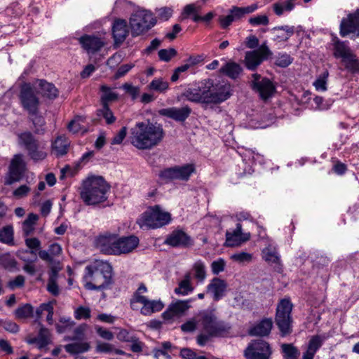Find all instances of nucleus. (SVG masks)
I'll use <instances>...</instances> for the list:
<instances>
[{
	"instance_id": "nucleus-1",
	"label": "nucleus",
	"mask_w": 359,
	"mask_h": 359,
	"mask_svg": "<svg viewBox=\"0 0 359 359\" xmlns=\"http://www.w3.org/2000/svg\"><path fill=\"white\" fill-rule=\"evenodd\" d=\"M130 143L140 150L151 149L163 139L165 133L160 124L138 122L130 131Z\"/></svg>"
},
{
	"instance_id": "nucleus-2",
	"label": "nucleus",
	"mask_w": 359,
	"mask_h": 359,
	"mask_svg": "<svg viewBox=\"0 0 359 359\" xmlns=\"http://www.w3.org/2000/svg\"><path fill=\"white\" fill-rule=\"evenodd\" d=\"M109 189V184L102 177L91 176L82 181L79 192L86 205H95L107 201Z\"/></svg>"
},
{
	"instance_id": "nucleus-3",
	"label": "nucleus",
	"mask_w": 359,
	"mask_h": 359,
	"mask_svg": "<svg viewBox=\"0 0 359 359\" xmlns=\"http://www.w3.org/2000/svg\"><path fill=\"white\" fill-rule=\"evenodd\" d=\"M112 267L107 263L97 261L93 266L86 267L83 280L85 287L90 290H100L107 287L111 283Z\"/></svg>"
},
{
	"instance_id": "nucleus-4",
	"label": "nucleus",
	"mask_w": 359,
	"mask_h": 359,
	"mask_svg": "<svg viewBox=\"0 0 359 359\" xmlns=\"http://www.w3.org/2000/svg\"><path fill=\"white\" fill-rule=\"evenodd\" d=\"M199 320L204 332L212 337H221L226 336L231 330L229 323L218 319L216 315L210 311H199Z\"/></svg>"
},
{
	"instance_id": "nucleus-5",
	"label": "nucleus",
	"mask_w": 359,
	"mask_h": 359,
	"mask_svg": "<svg viewBox=\"0 0 359 359\" xmlns=\"http://www.w3.org/2000/svg\"><path fill=\"white\" fill-rule=\"evenodd\" d=\"M129 23L132 36H138L146 34L156 25V18L150 11L140 9L132 13Z\"/></svg>"
},
{
	"instance_id": "nucleus-6",
	"label": "nucleus",
	"mask_w": 359,
	"mask_h": 359,
	"mask_svg": "<svg viewBox=\"0 0 359 359\" xmlns=\"http://www.w3.org/2000/svg\"><path fill=\"white\" fill-rule=\"evenodd\" d=\"M171 219L170 213L163 210L159 205H156L149 207L142 215L140 224L142 227L157 229L169 224Z\"/></svg>"
},
{
	"instance_id": "nucleus-7",
	"label": "nucleus",
	"mask_w": 359,
	"mask_h": 359,
	"mask_svg": "<svg viewBox=\"0 0 359 359\" xmlns=\"http://www.w3.org/2000/svg\"><path fill=\"white\" fill-rule=\"evenodd\" d=\"M36 93V84L25 83L21 86L19 93V99L22 108L32 116L38 114L40 105Z\"/></svg>"
},
{
	"instance_id": "nucleus-8",
	"label": "nucleus",
	"mask_w": 359,
	"mask_h": 359,
	"mask_svg": "<svg viewBox=\"0 0 359 359\" xmlns=\"http://www.w3.org/2000/svg\"><path fill=\"white\" fill-rule=\"evenodd\" d=\"M292 304L287 299H281L277 305L275 322L282 337L292 332Z\"/></svg>"
},
{
	"instance_id": "nucleus-9",
	"label": "nucleus",
	"mask_w": 359,
	"mask_h": 359,
	"mask_svg": "<svg viewBox=\"0 0 359 359\" xmlns=\"http://www.w3.org/2000/svg\"><path fill=\"white\" fill-rule=\"evenodd\" d=\"M18 143L27 151L28 155L34 161H41L46 157V153L41 149L39 141L29 131L18 134Z\"/></svg>"
},
{
	"instance_id": "nucleus-10",
	"label": "nucleus",
	"mask_w": 359,
	"mask_h": 359,
	"mask_svg": "<svg viewBox=\"0 0 359 359\" xmlns=\"http://www.w3.org/2000/svg\"><path fill=\"white\" fill-rule=\"evenodd\" d=\"M95 242L100 247H109L111 245H114L115 247H137L139 239L133 235L118 238L116 233L105 232L99 235Z\"/></svg>"
},
{
	"instance_id": "nucleus-11",
	"label": "nucleus",
	"mask_w": 359,
	"mask_h": 359,
	"mask_svg": "<svg viewBox=\"0 0 359 359\" xmlns=\"http://www.w3.org/2000/svg\"><path fill=\"white\" fill-rule=\"evenodd\" d=\"M195 170L194 164H186L182 166L165 168L161 171L159 177L166 182L172 180L187 181Z\"/></svg>"
},
{
	"instance_id": "nucleus-12",
	"label": "nucleus",
	"mask_w": 359,
	"mask_h": 359,
	"mask_svg": "<svg viewBox=\"0 0 359 359\" xmlns=\"http://www.w3.org/2000/svg\"><path fill=\"white\" fill-rule=\"evenodd\" d=\"M271 353L269 343L262 339L253 340L244 351L246 359H269Z\"/></svg>"
},
{
	"instance_id": "nucleus-13",
	"label": "nucleus",
	"mask_w": 359,
	"mask_h": 359,
	"mask_svg": "<svg viewBox=\"0 0 359 359\" xmlns=\"http://www.w3.org/2000/svg\"><path fill=\"white\" fill-rule=\"evenodd\" d=\"M272 55L266 45L263 43L258 49L245 53L244 63L245 67L250 70H255L265 60Z\"/></svg>"
},
{
	"instance_id": "nucleus-14",
	"label": "nucleus",
	"mask_w": 359,
	"mask_h": 359,
	"mask_svg": "<svg viewBox=\"0 0 359 359\" xmlns=\"http://www.w3.org/2000/svg\"><path fill=\"white\" fill-rule=\"evenodd\" d=\"M251 86L253 90L259 93L260 98L263 100H268L276 91L273 82L267 78H262L258 74H252Z\"/></svg>"
},
{
	"instance_id": "nucleus-15",
	"label": "nucleus",
	"mask_w": 359,
	"mask_h": 359,
	"mask_svg": "<svg viewBox=\"0 0 359 359\" xmlns=\"http://www.w3.org/2000/svg\"><path fill=\"white\" fill-rule=\"evenodd\" d=\"M25 170L26 163L23 159L22 154H15L11 161L5 184L11 185L15 182L20 181Z\"/></svg>"
},
{
	"instance_id": "nucleus-16",
	"label": "nucleus",
	"mask_w": 359,
	"mask_h": 359,
	"mask_svg": "<svg viewBox=\"0 0 359 359\" xmlns=\"http://www.w3.org/2000/svg\"><path fill=\"white\" fill-rule=\"evenodd\" d=\"M137 303H140L143 305L140 309V313L144 316L151 315L153 313L160 311L164 306L161 301H150L146 297L142 296L138 293H135L130 300V306L133 310L137 309L135 305Z\"/></svg>"
},
{
	"instance_id": "nucleus-17",
	"label": "nucleus",
	"mask_w": 359,
	"mask_h": 359,
	"mask_svg": "<svg viewBox=\"0 0 359 359\" xmlns=\"http://www.w3.org/2000/svg\"><path fill=\"white\" fill-rule=\"evenodd\" d=\"M339 34L342 37L349 34H353L355 37L359 36V8L341 20Z\"/></svg>"
},
{
	"instance_id": "nucleus-18",
	"label": "nucleus",
	"mask_w": 359,
	"mask_h": 359,
	"mask_svg": "<svg viewBox=\"0 0 359 359\" xmlns=\"http://www.w3.org/2000/svg\"><path fill=\"white\" fill-rule=\"evenodd\" d=\"M212 86L211 79H205L198 88H189L183 95L191 102L208 104V90Z\"/></svg>"
},
{
	"instance_id": "nucleus-19",
	"label": "nucleus",
	"mask_w": 359,
	"mask_h": 359,
	"mask_svg": "<svg viewBox=\"0 0 359 359\" xmlns=\"http://www.w3.org/2000/svg\"><path fill=\"white\" fill-rule=\"evenodd\" d=\"M230 88L229 83L214 84L212 80V86L208 90V103L216 104L226 100L231 95Z\"/></svg>"
},
{
	"instance_id": "nucleus-20",
	"label": "nucleus",
	"mask_w": 359,
	"mask_h": 359,
	"mask_svg": "<svg viewBox=\"0 0 359 359\" xmlns=\"http://www.w3.org/2000/svg\"><path fill=\"white\" fill-rule=\"evenodd\" d=\"M250 233L243 231L241 223H237L234 229L226 232V245L227 247L241 245L250 239Z\"/></svg>"
},
{
	"instance_id": "nucleus-21",
	"label": "nucleus",
	"mask_w": 359,
	"mask_h": 359,
	"mask_svg": "<svg viewBox=\"0 0 359 359\" xmlns=\"http://www.w3.org/2000/svg\"><path fill=\"white\" fill-rule=\"evenodd\" d=\"M111 34L114 46L119 47L129 34V27L126 20L115 19L111 25Z\"/></svg>"
},
{
	"instance_id": "nucleus-22",
	"label": "nucleus",
	"mask_w": 359,
	"mask_h": 359,
	"mask_svg": "<svg viewBox=\"0 0 359 359\" xmlns=\"http://www.w3.org/2000/svg\"><path fill=\"white\" fill-rule=\"evenodd\" d=\"M191 112V108L188 106H184L181 108L169 107L161 109L158 111V114L178 122H183L189 116Z\"/></svg>"
},
{
	"instance_id": "nucleus-23",
	"label": "nucleus",
	"mask_w": 359,
	"mask_h": 359,
	"mask_svg": "<svg viewBox=\"0 0 359 359\" xmlns=\"http://www.w3.org/2000/svg\"><path fill=\"white\" fill-rule=\"evenodd\" d=\"M163 244L177 246V245H192L193 241L191 237L182 229H176L168 236Z\"/></svg>"
},
{
	"instance_id": "nucleus-24",
	"label": "nucleus",
	"mask_w": 359,
	"mask_h": 359,
	"mask_svg": "<svg viewBox=\"0 0 359 359\" xmlns=\"http://www.w3.org/2000/svg\"><path fill=\"white\" fill-rule=\"evenodd\" d=\"M79 42L88 53H95L105 45L102 39L94 35H84L79 39Z\"/></svg>"
},
{
	"instance_id": "nucleus-25",
	"label": "nucleus",
	"mask_w": 359,
	"mask_h": 359,
	"mask_svg": "<svg viewBox=\"0 0 359 359\" xmlns=\"http://www.w3.org/2000/svg\"><path fill=\"white\" fill-rule=\"evenodd\" d=\"M189 307V301H176L170 304L167 310L163 313V318L165 320H171L175 316L184 314Z\"/></svg>"
},
{
	"instance_id": "nucleus-26",
	"label": "nucleus",
	"mask_w": 359,
	"mask_h": 359,
	"mask_svg": "<svg viewBox=\"0 0 359 359\" xmlns=\"http://www.w3.org/2000/svg\"><path fill=\"white\" fill-rule=\"evenodd\" d=\"M227 284L224 280L214 278L208 285L207 291L212 294L215 301H218L224 296Z\"/></svg>"
},
{
	"instance_id": "nucleus-27",
	"label": "nucleus",
	"mask_w": 359,
	"mask_h": 359,
	"mask_svg": "<svg viewBox=\"0 0 359 359\" xmlns=\"http://www.w3.org/2000/svg\"><path fill=\"white\" fill-rule=\"evenodd\" d=\"M33 84L36 85L37 93L48 99H55L58 95V90L55 86L43 79H38Z\"/></svg>"
},
{
	"instance_id": "nucleus-28",
	"label": "nucleus",
	"mask_w": 359,
	"mask_h": 359,
	"mask_svg": "<svg viewBox=\"0 0 359 359\" xmlns=\"http://www.w3.org/2000/svg\"><path fill=\"white\" fill-rule=\"evenodd\" d=\"M262 254L263 259L276 271H281L280 259L276 248H264Z\"/></svg>"
},
{
	"instance_id": "nucleus-29",
	"label": "nucleus",
	"mask_w": 359,
	"mask_h": 359,
	"mask_svg": "<svg viewBox=\"0 0 359 359\" xmlns=\"http://www.w3.org/2000/svg\"><path fill=\"white\" fill-rule=\"evenodd\" d=\"M273 326L271 319L266 318L260 321L249 331L251 336L264 337L269 334Z\"/></svg>"
},
{
	"instance_id": "nucleus-30",
	"label": "nucleus",
	"mask_w": 359,
	"mask_h": 359,
	"mask_svg": "<svg viewBox=\"0 0 359 359\" xmlns=\"http://www.w3.org/2000/svg\"><path fill=\"white\" fill-rule=\"evenodd\" d=\"M241 66L233 61L226 62L219 69L220 74L228 76L230 79H236L242 73Z\"/></svg>"
},
{
	"instance_id": "nucleus-31",
	"label": "nucleus",
	"mask_w": 359,
	"mask_h": 359,
	"mask_svg": "<svg viewBox=\"0 0 359 359\" xmlns=\"http://www.w3.org/2000/svg\"><path fill=\"white\" fill-rule=\"evenodd\" d=\"M274 41L283 42L287 41L294 33V27L292 26H279L272 29Z\"/></svg>"
},
{
	"instance_id": "nucleus-32",
	"label": "nucleus",
	"mask_w": 359,
	"mask_h": 359,
	"mask_svg": "<svg viewBox=\"0 0 359 359\" xmlns=\"http://www.w3.org/2000/svg\"><path fill=\"white\" fill-rule=\"evenodd\" d=\"M69 147V141L62 135L57 136L52 143V151L57 156L65 155Z\"/></svg>"
},
{
	"instance_id": "nucleus-33",
	"label": "nucleus",
	"mask_w": 359,
	"mask_h": 359,
	"mask_svg": "<svg viewBox=\"0 0 359 359\" xmlns=\"http://www.w3.org/2000/svg\"><path fill=\"white\" fill-rule=\"evenodd\" d=\"M100 90L101 92L100 102L102 105H109L110 102L117 101L119 99L118 94L105 84L100 86Z\"/></svg>"
},
{
	"instance_id": "nucleus-34",
	"label": "nucleus",
	"mask_w": 359,
	"mask_h": 359,
	"mask_svg": "<svg viewBox=\"0 0 359 359\" xmlns=\"http://www.w3.org/2000/svg\"><path fill=\"white\" fill-rule=\"evenodd\" d=\"M65 350L70 355H78L88 352L90 349V344L86 341H77L66 344Z\"/></svg>"
},
{
	"instance_id": "nucleus-35",
	"label": "nucleus",
	"mask_w": 359,
	"mask_h": 359,
	"mask_svg": "<svg viewBox=\"0 0 359 359\" xmlns=\"http://www.w3.org/2000/svg\"><path fill=\"white\" fill-rule=\"evenodd\" d=\"M353 53L350 48L344 41L337 39L334 43L333 55L336 58H341L348 56Z\"/></svg>"
},
{
	"instance_id": "nucleus-36",
	"label": "nucleus",
	"mask_w": 359,
	"mask_h": 359,
	"mask_svg": "<svg viewBox=\"0 0 359 359\" xmlns=\"http://www.w3.org/2000/svg\"><path fill=\"white\" fill-rule=\"evenodd\" d=\"M39 220V216L34 213H29L27 219L23 222L22 228L23 235L25 237H28L32 234L34 229L36 222Z\"/></svg>"
},
{
	"instance_id": "nucleus-37",
	"label": "nucleus",
	"mask_w": 359,
	"mask_h": 359,
	"mask_svg": "<svg viewBox=\"0 0 359 359\" xmlns=\"http://www.w3.org/2000/svg\"><path fill=\"white\" fill-rule=\"evenodd\" d=\"M0 243L14 245V230L12 225H6L0 229Z\"/></svg>"
},
{
	"instance_id": "nucleus-38",
	"label": "nucleus",
	"mask_w": 359,
	"mask_h": 359,
	"mask_svg": "<svg viewBox=\"0 0 359 359\" xmlns=\"http://www.w3.org/2000/svg\"><path fill=\"white\" fill-rule=\"evenodd\" d=\"M201 7L195 4H190L184 6L182 11V16L184 18L191 17L192 20L197 22L200 21L201 15H199Z\"/></svg>"
},
{
	"instance_id": "nucleus-39",
	"label": "nucleus",
	"mask_w": 359,
	"mask_h": 359,
	"mask_svg": "<svg viewBox=\"0 0 359 359\" xmlns=\"http://www.w3.org/2000/svg\"><path fill=\"white\" fill-rule=\"evenodd\" d=\"M57 272L56 270L53 269L48 280L47 290L55 297L58 296L60 293V290L57 283Z\"/></svg>"
},
{
	"instance_id": "nucleus-40",
	"label": "nucleus",
	"mask_w": 359,
	"mask_h": 359,
	"mask_svg": "<svg viewBox=\"0 0 359 359\" xmlns=\"http://www.w3.org/2000/svg\"><path fill=\"white\" fill-rule=\"evenodd\" d=\"M280 347L285 359H297L300 355L298 348L292 344H283Z\"/></svg>"
},
{
	"instance_id": "nucleus-41",
	"label": "nucleus",
	"mask_w": 359,
	"mask_h": 359,
	"mask_svg": "<svg viewBox=\"0 0 359 359\" xmlns=\"http://www.w3.org/2000/svg\"><path fill=\"white\" fill-rule=\"evenodd\" d=\"M198 318L199 312L194 317L187 320L184 323L182 324L180 326L181 330L185 333L194 332L197 329L198 325H201V320H199Z\"/></svg>"
},
{
	"instance_id": "nucleus-42",
	"label": "nucleus",
	"mask_w": 359,
	"mask_h": 359,
	"mask_svg": "<svg viewBox=\"0 0 359 359\" xmlns=\"http://www.w3.org/2000/svg\"><path fill=\"white\" fill-rule=\"evenodd\" d=\"M344 64L345 68L351 72H359V60L356 55L351 53L348 56L341 60Z\"/></svg>"
},
{
	"instance_id": "nucleus-43",
	"label": "nucleus",
	"mask_w": 359,
	"mask_h": 359,
	"mask_svg": "<svg viewBox=\"0 0 359 359\" xmlns=\"http://www.w3.org/2000/svg\"><path fill=\"white\" fill-rule=\"evenodd\" d=\"M34 308L29 304H24L15 311V316L17 319L24 320L33 316Z\"/></svg>"
},
{
	"instance_id": "nucleus-44",
	"label": "nucleus",
	"mask_w": 359,
	"mask_h": 359,
	"mask_svg": "<svg viewBox=\"0 0 359 359\" xmlns=\"http://www.w3.org/2000/svg\"><path fill=\"white\" fill-rule=\"evenodd\" d=\"M193 290L190 285V275L187 274L184 280L180 281L179 286L175 289V292L177 294L187 295Z\"/></svg>"
},
{
	"instance_id": "nucleus-45",
	"label": "nucleus",
	"mask_w": 359,
	"mask_h": 359,
	"mask_svg": "<svg viewBox=\"0 0 359 359\" xmlns=\"http://www.w3.org/2000/svg\"><path fill=\"white\" fill-rule=\"evenodd\" d=\"M273 11L277 15H281L285 11H290L294 8L292 1L277 2L273 5Z\"/></svg>"
},
{
	"instance_id": "nucleus-46",
	"label": "nucleus",
	"mask_w": 359,
	"mask_h": 359,
	"mask_svg": "<svg viewBox=\"0 0 359 359\" xmlns=\"http://www.w3.org/2000/svg\"><path fill=\"white\" fill-rule=\"evenodd\" d=\"M75 325V323L70 318H60L59 323L55 325L56 330L58 333H64L71 330Z\"/></svg>"
},
{
	"instance_id": "nucleus-47",
	"label": "nucleus",
	"mask_w": 359,
	"mask_h": 359,
	"mask_svg": "<svg viewBox=\"0 0 359 359\" xmlns=\"http://www.w3.org/2000/svg\"><path fill=\"white\" fill-rule=\"evenodd\" d=\"M173 10L171 7H161L155 9V14L156 15V21L158 20L161 21H167L172 15Z\"/></svg>"
},
{
	"instance_id": "nucleus-48",
	"label": "nucleus",
	"mask_w": 359,
	"mask_h": 359,
	"mask_svg": "<svg viewBox=\"0 0 359 359\" xmlns=\"http://www.w3.org/2000/svg\"><path fill=\"white\" fill-rule=\"evenodd\" d=\"M102 109L97 111V115L102 116L107 124H112L116 121L112 111L109 108V105H102Z\"/></svg>"
},
{
	"instance_id": "nucleus-49",
	"label": "nucleus",
	"mask_w": 359,
	"mask_h": 359,
	"mask_svg": "<svg viewBox=\"0 0 359 359\" xmlns=\"http://www.w3.org/2000/svg\"><path fill=\"white\" fill-rule=\"evenodd\" d=\"M88 329V325L86 323L79 325L74 330V336L65 337L67 341H78L82 340L85 338V332Z\"/></svg>"
},
{
	"instance_id": "nucleus-50",
	"label": "nucleus",
	"mask_w": 359,
	"mask_h": 359,
	"mask_svg": "<svg viewBox=\"0 0 359 359\" xmlns=\"http://www.w3.org/2000/svg\"><path fill=\"white\" fill-rule=\"evenodd\" d=\"M168 87V83L162 79H154L149 85V89L159 93L165 92Z\"/></svg>"
},
{
	"instance_id": "nucleus-51",
	"label": "nucleus",
	"mask_w": 359,
	"mask_h": 359,
	"mask_svg": "<svg viewBox=\"0 0 359 359\" xmlns=\"http://www.w3.org/2000/svg\"><path fill=\"white\" fill-rule=\"evenodd\" d=\"M38 337L40 341V349L45 348L51 341L49 330L42 326L39 330Z\"/></svg>"
},
{
	"instance_id": "nucleus-52",
	"label": "nucleus",
	"mask_w": 359,
	"mask_h": 359,
	"mask_svg": "<svg viewBox=\"0 0 359 359\" xmlns=\"http://www.w3.org/2000/svg\"><path fill=\"white\" fill-rule=\"evenodd\" d=\"M329 73L325 71L313 82V86L317 90L325 91L327 90V81Z\"/></svg>"
},
{
	"instance_id": "nucleus-53",
	"label": "nucleus",
	"mask_w": 359,
	"mask_h": 359,
	"mask_svg": "<svg viewBox=\"0 0 359 359\" xmlns=\"http://www.w3.org/2000/svg\"><path fill=\"white\" fill-rule=\"evenodd\" d=\"M83 118L81 116L76 117L72 120L68 125V129L69 131L76 133L81 131H85L84 127L81 125L83 123Z\"/></svg>"
},
{
	"instance_id": "nucleus-54",
	"label": "nucleus",
	"mask_w": 359,
	"mask_h": 359,
	"mask_svg": "<svg viewBox=\"0 0 359 359\" xmlns=\"http://www.w3.org/2000/svg\"><path fill=\"white\" fill-rule=\"evenodd\" d=\"M134 248H101L102 253L110 255H127L133 252Z\"/></svg>"
},
{
	"instance_id": "nucleus-55",
	"label": "nucleus",
	"mask_w": 359,
	"mask_h": 359,
	"mask_svg": "<svg viewBox=\"0 0 359 359\" xmlns=\"http://www.w3.org/2000/svg\"><path fill=\"white\" fill-rule=\"evenodd\" d=\"M231 258L239 264H248L252 261V255L250 253L241 252L239 253L233 254Z\"/></svg>"
},
{
	"instance_id": "nucleus-56",
	"label": "nucleus",
	"mask_w": 359,
	"mask_h": 359,
	"mask_svg": "<svg viewBox=\"0 0 359 359\" xmlns=\"http://www.w3.org/2000/svg\"><path fill=\"white\" fill-rule=\"evenodd\" d=\"M0 264L5 269H12L15 267L16 262L9 254H4L0 256Z\"/></svg>"
},
{
	"instance_id": "nucleus-57",
	"label": "nucleus",
	"mask_w": 359,
	"mask_h": 359,
	"mask_svg": "<svg viewBox=\"0 0 359 359\" xmlns=\"http://www.w3.org/2000/svg\"><path fill=\"white\" fill-rule=\"evenodd\" d=\"M323 345V339L319 335L313 336L309 341L307 348L315 354Z\"/></svg>"
},
{
	"instance_id": "nucleus-58",
	"label": "nucleus",
	"mask_w": 359,
	"mask_h": 359,
	"mask_svg": "<svg viewBox=\"0 0 359 359\" xmlns=\"http://www.w3.org/2000/svg\"><path fill=\"white\" fill-rule=\"evenodd\" d=\"M248 22L252 26L267 25L269 20L267 15H259L249 18Z\"/></svg>"
},
{
	"instance_id": "nucleus-59",
	"label": "nucleus",
	"mask_w": 359,
	"mask_h": 359,
	"mask_svg": "<svg viewBox=\"0 0 359 359\" xmlns=\"http://www.w3.org/2000/svg\"><path fill=\"white\" fill-rule=\"evenodd\" d=\"M34 126V133L36 134H43L45 132V120L41 116H36L32 120Z\"/></svg>"
},
{
	"instance_id": "nucleus-60",
	"label": "nucleus",
	"mask_w": 359,
	"mask_h": 359,
	"mask_svg": "<svg viewBox=\"0 0 359 359\" xmlns=\"http://www.w3.org/2000/svg\"><path fill=\"white\" fill-rule=\"evenodd\" d=\"M177 55V51L174 48L161 49L158 51V57L160 60L168 62Z\"/></svg>"
},
{
	"instance_id": "nucleus-61",
	"label": "nucleus",
	"mask_w": 359,
	"mask_h": 359,
	"mask_svg": "<svg viewBox=\"0 0 359 359\" xmlns=\"http://www.w3.org/2000/svg\"><path fill=\"white\" fill-rule=\"evenodd\" d=\"M121 88L128 93L133 100H135L140 93L139 88L133 86L131 83H125L122 85Z\"/></svg>"
},
{
	"instance_id": "nucleus-62",
	"label": "nucleus",
	"mask_w": 359,
	"mask_h": 359,
	"mask_svg": "<svg viewBox=\"0 0 359 359\" xmlns=\"http://www.w3.org/2000/svg\"><path fill=\"white\" fill-rule=\"evenodd\" d=\"M292 62V58L291 56L288 54L284 53L282 55H280L276 60V65L280 67H286L289 66Z\"/></svg>"
},
{
	"instance_id": "nucleus-63",
	"label": "nucleus",
	"mask_w": 359,
	"mask_h": 359,
	"mask_svg": "<svg viewBox=\"0 0 359 359\" xmlns=\"http://www.w3.org/2000/svg\"><path fill=\"white\" fill-rule=\"evenodd\" d=\"M31 189L27 185H21L13 192V196L16 198H22L27 196Z\"/></svg>"
},
{
	"instance_id": "nucleus-64",
	"label": "nucleus",
	"mask_w": 359,
	"mask_h": 359,
	"mask_svg": "<svg viewBox=\"0 0 359 359\" xmlns=\"http://www.w3.org/2000/svg\"><path fill=\"white\" fill-rule=\"evenodd\" d=\"M90 317V309L88 307L79 306L75 311V318L77 320L81 318L88 319Z\"/></svg>"
}]
</instances>
